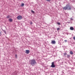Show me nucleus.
<instances>
[{"instance_id":"8","label":"nucleus","mask_w":75,"mask_h":75,"mask_svg":"<svg viewBox=\"0 0 75 75\" xmlns=\"http://www.w3.org/2000/svg\"><path fill=\"white\" fill-rule=\"evenodd\" d=\"M13 19H11V18H10V19H9V22H12L13 21Z\"/></svg>"},{"instance_id":"1","label":"nucleus","mask_w":75,"mask_h":75,"mask_svg":"<svg viewBox=\"0 0 75 75\" xmlns=\"http://www.w3.org/2000/svg\"><path fill=\"white\" fill-rule=\"evenodd\" d=\"M31 61V65H34L36 63V62L35 59L32 60Z\"/></svg>"},{"instance_id":"7","label":"nucleus","mask_w":75,"mask_h":75,"mask_svg":"<svg viewBox=\"0 0 75 75\" xmlns=\"http://www.w3.org/2000/svg\"><path fill=\"white\" fill-rule=\"evenodd\" d=\"M63 9L65 10H67V5H66V6H64V7H63Z\"/></svg>"},{"instance_id":"17","label":"nucleus","mask_w":75,"mask_h":75,"mask_svg":"<svg viewBox=\"0 0 75 75\" xmlns=\"http://www.w3.org/2000/svg\"><path fill=\"white\" fill-rule=\"evenodd\" d=\"M57 24L58 25H61V24L60 23H57Z\"/></svg>"},{"instance_id":"14","label":"nucleus","mask_w":75,"mask_h":75,"mask_svg":"<svg viewBox=\"0 0 75 75\" xmlns=\"http://www.w3.org/2000/svg\"><path fill=\"white\" fill-rule=\"evenodd\" d=\"M24 6V4H22L21 5V6Z\"/></svg>"},{"instance_id":"18","label":"nucleus","mask_w":75,"mask_h":75,"mask_svg":"<svg viewBox=\"0 0 75 75\" xmlns=\"http://www.w3.org/2000/svg\"><path fill=\"white\" fill-rule=\"evenodd\" d=\"M15 57H16V58H18L17 55V54H15Z\"/></svg>"},{"instance_id":"15","label":"nucleus","mask_w":75,"mask_h":75,"mask_svg":"<svg viewBox=\"0 0 75 75\" xmlns=\"http://www.w3.org/2000/svg\"><path fill=\"white\" fill-rule=\"evenodd\" d=\"M31 12H32L33 13V14L35 13V12L34 11H32V10H31Z\"/></svg>"},{"instance_id":"6","label":"nucleus","mask_w":75,"mask_h":75,"mask_svg":"<svg viewBox=\"0 0 75 75\" xmlns=\"http://www.w3.org/2000/svg\"><path fill=\"white\" fill-rule=\"evenodd\" d=\"M25 53L27 54H28L30 53V51L29 50H26Z\"/></svg>"},{"instance_id":"19","label":"nucleus","mask_w":75,"mask_h":75,"mask_svg":"<svg viewBox=\"0 0 75 75\" xmlns=\"http://www.w3.org/2000/svg\"><path fill=\"white\" fill-rule=\"evenodd\" d=\"M47 1L50 2L51 0H46Z\"/></svg>"},{"instance_id":"16","label":"nucleus","mask_w":75,"mask_h":75,"mask_svg":"<svg viewBox=\"0 0 75 75\" xmlns=\"http://www.w3.org/2000/svg\"><path fill=\"white\" fill-rule=\"evenodd\" d=\"M30 25H32L33 24V23L32 21H30Z\"/></svg>"},{"instance_id":"12","label":"nucleus","mask_w":75,"mask_h":75,"mask_svg":"<svg viewBox=\"0 0 75 75\" xmlns=\"http://www.w3.org/2000/svg\"><path fill=\"white\" fill-rule=\"evenodd\" d=\"M67 54V53H64V56H66V55Z\"/></svg>"},{"instance_id":"21","label":"nucleus","mask_w":75,"mask_h":75,"mask_svg":"<svg viewBox=\"0 0 75 75\" xmlns=\"http://www.w3.org/2000/svg\"><path fill=\"white\" fill-rule=\"evenodd\" d=\"M73 38L74 40H75V37H73Z\"/></svg>"},{"instance_id":"11","label":"nucleus","mask_w":75,"mask_h":75,"mask_svg":"<svg viewBox=\"0 0 75 75\" xmlns=\"http://www.w3.org/2000/svg\"><path fill=\"white\" fill-rule=\"evenodd\" d=\"M10 17H11V16H10L9 15H8V16H6V18H8Z\"/></svg>"},{"instance_id":"22","label":"nucleus","mask_w":75,"mask_h":75,"mask_svg":"<svg viewBox=\"0 0 75 75\" xmlns=\"http://www.w3.org/2000/svg\"><path fill=\"white\" fill-rule=\"evenodd\" d=\"M64 42H67V40H65Z\"/></svg>"},{"instance_id":"23","label":"nucleus","mask_w":75,"mask_h":75,"mask_svg":"<svg viewBox=\"0 0 75 75\" xmlns=\"http://www.w3.org/2000/svg\"><path fill=\"white\" fill-rule=\"evenodd\" d=\"M0 35H1V33H0Z\"/></svg>"},{"instance_id":"20","label":"nucleus","mask_w":75,"mask_h":75,"mask_svg":"<svg viewBox=\"0 0 75 75\" xmlns=\"http://www.w3.org/2000/svg\"><path fill=\"white\" fill-rule=\"evenodd\" d=\"M60 30V28H57V30Z\"/></svg>"},{"instance_id":"9","label":"nucleus","mask_w":75,"mask_h":75,"mask_svg":"<svg viewBox=\"0 0 75 75\" xmlns=\"http://www.w3.org/2000/svg\"><path fill=\"white\" fill-rule=\"evenodd\" d=\"M70 29L71 30H74V28L72 27H71Z\"/></svg>"},{"instance_id":"10","label":"nucleus","mask_w":75,"mask_h":75,"mask_svg":"<svg viewBox=\"0 0 75 75\" xmlns=\"http://www.w3.org/2000/svg\"><path fill=\"white\" fill-rule=\"evenodd\" d=\"M70 54H73V52H72L71 51H70Z\"/></svg>"},{"instance_id":"3","label":"nucleus","mask_w":75,"mask_h":75,"mask_svg":"<svg viewBox=\"0 0 75 75\" xmlns=\"http://www.w3.org/2000/svg\"><path fill=\"white\" fill-rule=\"evenodd\" d=\"M67 7V10H71V6L69 5H66Z\"/></svg>"},{"instance_id":"5","label":"nucleus","mask_w":75,"mask_h":75,"mask_svg":"<svg viewBox=\"0 0 75 75\" xmlns=\"http://www.w3.org/2000/svg\"><path fill=\"white\" fill-rule=\"evenodd\" d=\"M56 43V42L55 41L51 40V43L52 44H55Z\"/></svg>"},{"instance_id":"13","label":"nucleus","mask_w":75,"mask_h":75,"mask_svg":"<svg viewBox=\"0 0 75 75\" xmlns=\"http://www.w3.org/2000/svg\"><path fill=\"white\" fill-rule=\"evenodd\" d=\"M70 57V56L69 55H67V57L68 58H69Z\"/></svg>"},{"instance_id":"4","label":"nucleus","mask_w":75,"mask_h":75,"mask_svg":"<svg viewBox=\"0 0 75 75\" xmlns=\"http://www.w3.org/2000/svg\"><path fill=\"white\" fill-rule=\"evenodd\" d=\"M51 67L52 68H54L55 67V65H54V62H52V65Z\"/></svg>"},{"instance_id":"2","label":"nucleus","mask_w":75,"mask_h":75,"mask_svg":"<svg viewBox=\"0 0 75 75\" xmlns=\"http://www.w3.org/2000/svg\"><path fill=\"white\" fill-rule=\"evenodd\" d=\"M22 18L23 17L22 16H21V15H19L17 17V19L18 20H21Z\"/></svg>"}]
</instances>
